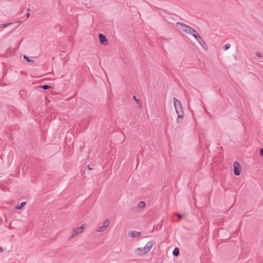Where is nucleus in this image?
Returning a JSON list of instances; mask_svg holds the SVG:
<instances>
[{
	"label": "nucleus",
	"mask_w": 263,
	"mask_h": 263,
	"mask_svg": "<svg viewBox=\"0 0 263 263\" xmlns=\"http://www.w3.org/2000/svg\"><path fill=\"white\" fill-rule=\"evenodd\" d=\"M88 170H91V168L89 167V166H88Z\"/></svg>",
	"instance_id": "nucleus-27"
},
{
	"label": "nucleus",
	"mask_w": 263,
	"mask_h": 263,
	"mask_svg": "<svg viewBox=\"0 0 263 263\" xmlns=\"http://www.w3.org/2000/svg\"><path fill=\"white\" fill-rule=\"evenodd\" d=\"M234 173L236 176H239L240 174L241 167L240 164L238 161L233 162Z\"/></svg>",
	"instance_id": "nucleus-4"
},
{
	"label": "nucleus",
	"mask_w": 263,
	"mask_h": 263,
	"mask_svg": "<svg viewBox=\"0 0 263 263\" xmlns=\"http://www.w3.org/2000/svg\"><path fill=\"white\" fill-rule=\"evenodd\" d=\"M27 10L28 11H30V9H29V8H27Z\"/></svg>",
	"instance_id": "nucleus-28"
},
{
	"label": "nucleus",
	"mask_w": 263,
	"mask_h": 263,
	"mask_svg": "<svg viewBox=\"0 0 263 263\" xmlns=\"http://www.w3.org/2000/svg\"><path fill=\"white\" fill-rule=\"evenodd\" d=\"M177 114V116H178V118L176 120V122L177 123H180L181 121H180V119H183V112H181L180 111H179V112H176Z\"/></svg>",
	"instance_id": "nucleus-10"
},
{
	"label": "nucleus",
	"mask_w": 263,
	"mask_h": 263,
	"mask_svg": "<svg viewBox=\"0 0 263 263\" xmlns=\"http://www.w3.org/2000/svg\"><path fill=\"white\" fill-rule=\"evenodd\" d=\"M3 249L2 247H0V253H2L3 252Z\"/></svg>",
	"instance_id": "nucleus-25"
},
{
	"label": "nucleus",
	"mask_w": 263,
	"mask_h": 263,
	"mask_svg": "<svg viewBox=\"0 0 263 263\" xmlns=\"http://www.w3.org/2000/svg\"><path fill=\"white\" fill-rule=\"evenodd\" d=\"M110 223V220L109 219H107L105 221L103 222L102 226L99 227L98 230V232H101L104 231L108 226Z\"/></svg>",
	"instance_id": "nucleus-6"
},
{
	"label": "nucleus",
	"mask_w": 263,
	"mask_h": 263,
	"mask_svg": "<svg viewBox=\"0 0 263 263\" xmlns=\"http://www.w3.org/2000/svg\"><path fill=\"white\" fill-rule=\"evenodd\" d=\"M174 105L176 112H183V109L180 101L177 100L175 97L173 98Z\"/></svg>",
	"instance_id": "nucleus-3"
},
{
	"label": "nucleus",
	"mask_w": 263,
	"mask_h": 263,
	"mask_svg": "<svg viewBox=\"0 0 263 263\" xmlns=\"http://www.w3.org/2000/svg\"><path fill=\"white\" fill-rule=\"evenodd\" d=\"M128 235L131 237L138 238L141 236V232L136 231L129 232Z\"/></svg>",
	"instance_id": "nucleus-9"
},
{
	"label": "nucleus",
	"mask_w": 263,
	"mask_h": 263,
	"mask_svg": "<svg viewBox=\"0 0 263 263\" xmlns=\"http://www.w3.org/2000/svg\"><path fill=\"white\" fill-rule=\"evenodd\" d=\"M99 37L100 42L102 45H106L108 44L106 36L103 34L102 33H100L99 34Z\"/></svg>",
	"instance_id": "nucleus-8"
},
{
	"label": "nucleus",
	"mask_w": 263,
	"mask_h": 263,
	"mask_svg": "<svg viewBox=\"0 0 263 263\" xmlns=\"http://www.w3.org/2000/svg\"><path fill=\"white\" fill-rule=\"evenodd\" d=\"M24 59L26 60L28 62L33 63L34 61L32 60H31L28 56L26 55H24L23 56Z\"/></svg>",
	"instance_id": "nucleus-15"
},
{
	"label": "nucleus",
	"mask_w": 263,
	"mask_h": 263,
	"mask_svg": "<svg viewBox=\"0 0 263 263\" xmlns=\"http://www.w3.org/2000/svg\"><path fill=\"white\" fill-rule=\"evenodd\" d=\"M255 55L257 58L259 59L262 57V54L260 52H256Z\"/></svg>",
	"instance_id": "nucleus-20"
},
{
	"label": "nucleus",
	"mask_w": 263,
	"mask_h": 263,
	"mask_svg": "<svg viewBox=\"0 0 263 263\" xmlns=\"http://www.w3.org/2000/svg\"><path fill=\"white\" fill-rule=\"evenodd\" d=\"M13 24V23H8L5 24H2L0 25V29H3L8 26H9L11 24Z\"/></svg>",
	"instance_id": "nucleus-14"
},
{
	"label": "nucleus",
	"mask_w": 263,
	"mask_h": 263,
	"mask_svg": "<svg viewBox=\"0 0 263 263\" xmlns=\"http://www.w3.org/2000/svg\"><path fill=\"white\" fill-rule=\"evenodd\" d=\"M15 23H18L19 24V25H20L21 23V22H20V21H16Z\"/></svg>",
	"instance_id": "nucleus-26"
},
{
	"label": "nucleus",
	"mask_w": 263,
	"mask_h": 263,
	"mask_svg": "<svg viewBox=\"0 0 263 263\" xmlns=\"http://www.w3.org/2000/svg\"><path fill=\"white\" fill-rule=\"evenodd\" d=\"M84 224L82 225L80 227H79L73 229L72 231V234L70 237V239L72 238L77 235L82 233L84 231Z\"/></svg>",
	"instance_id": "nucleus-2"
},
{
	"label": "nucleus",
	"mask_w": 263,
	"mask_h": 263,
	"mask_svg": "<svg viewBox=\"0 0 263 263\" xmlns=\"http://www.w3.org/2000/svg\"><path fill=\"white\" fill-rule=\"evenodd\" d=\"M173 254L174 256H178L179 255V249L178 248L176 247L174 249Z\"/></svg>",
	"instance_id": "nucleus-13"
},
{
	"label": "nucleus",
	"mask_w": 263,
	"mask_h": 263,
	"mask_svg": "<svg viewBox=\"0 0 263 263\" xmlns=\"http://www.w3.org/2000/svg\"><path fill=\"white\" fill-rule=\"evenodd\" d=\"M177 24L181 26V29L183 31H184L185 32H186L188 34L191 33L192 32V31H195L194 29H193L192 27H191L185 24L178 22V23H177Z\"/></svg>",
	"instance_id": "nucleus-1"
},
{
	"label": "nucleus",
	"mask_w": 263,
	"mask_h": 263,
	"mask_svg": "<svg viewBox=\"0 0 263 263\" xmlns=\"http://www.w3.org/2000/svg\"><path fill=\"white\" fill-rule=\"evenodd\" d=\"M193 36L198 42V43L201 45V46H202V48L204 49L203 45L205 44V43L203 40L202 38L200 36V35L198 33H196L195 34H194Z\"/></svg>",
	"instance_id": "nucleus-7"
},
{
	"label": "nucleus",
	"mask_w": 263,
	"mask_h": 263,
	"mask_svg": "<svg viewBox=\"0 0 263 263\" xmlns=\"http://www.w3.org/2000/svg\"><path fill=\"white\" fill-rule=\"evenodd\" d=\"M260 154L261 156H263V148L260 149Z\"/></svg>",
	"instance_id": "nucleus-21"
},
{
	"label": "nucleus",
	"mask_w": 263,
	"mask_h": 263,
	"mask_svg": "<svg viewBox=\"0 0 263 263\" xmlns=\"http://www.w3.org/2000/svg\"><path fill=\"white\" fill-rule=\"evenodd\" d=\"M231 47V44H227L226 45H225L223 47V49L224 50H228L229 48H230Z\"/></svg>",
	"instance_id": "nucleus-19"
},
{
	"label": "nucleus",
	"mask_w": 263,
	"mask_h": 263,
	"mask_svg": "<svg viewBox=\"0 0 263 263\" xmlns=\"http://www.w3.org/2000/svg\"><path fill=\"white\" fill-rule=\"evenodd\" d=\"M197 33V31L195 30V31H192L191 33H189L190 34L192 35L193 36L194 34H195Z\"/></svg>",
	"instance_id": "nucleus-22"
},
{
	"label": "nucleus",
	"mask_w": 263,
	"mask_h": 263,
	"mask_svg": "<svg viewBox=\"0 0 263 263\" xmlns=\"http://www.w3.org/2000/svg\"><path fill=\"white\" fill-rule=\"evenodd\" d=\"M41 87L45 90H47V89L50 88L51 87V86L50 85L45 84V85L41 86Z\"/></svg>",
	"instance_id": "nucleus-16"
},
{
	"label": "nucleus",
	"mask_w": 263,
	"mask_h": 263,
	"mask_svg": "<svg viewBox=\"0 0 263 263\" xmlns=\"http://www.w3.org/2000/svg\"><path fill=\"white\" fill-rule=\"evenodd\" d=\"M26 15V17H27V18H28V17L30 16V13L28 12V13H27L26 14V15Z\"/></svg>",
	"instance_id": "nucleus-24"
},
{
	"label": "nucleus",
	"mask_w": 263,
	"mask_h": 263,
	"mask_svg": "<svg viewBox=\"0 0 263 263\" xmlns=\"http://www.w3.org/2000/svg\"><path fill=\"white\" fill-rule=\"evenodd\" d=\"M168 23H171L168 20H166Z\"/></svg>",
	"instance_id": "nucleus-29"
},
{
	"label": "nucleus",
	"mask_w": 263,
	"mask_h": 263,
	"mask_svg": "<svg viewBox=\"0 0 263 263\" xmlns=\"http://www.w3.org/2000/svg\"><path fill=\"white\" fill-rule=\"evenodd\" d=\"M154 244L155 242L154 241H149L147 242L146 245L143 247L144 253L142 252V254H146L148 253Z\"/></svg>",
	"instance_id": "nucleus-5"
},
{
	"label": "nucleus",
	"mask_w": 263,
	"mask_h": 263,
	"mask_svg": "<svg viewBox=\"0 0 263 263\" xmlns=\"http://www.w3.org/2000/svg\"><path fill=\"white\" fill-rule=\"evenodd\" d=\"M136 253L137 255L139 256H142L144 255L145 254H142V252L144 253L143 248H138L136 250Z\"/></svg>",
	"instance_id": "nucleus-12"
},
{
	"label": "nucleus",
	"mask_w": 263,
	"mask_h": 263,
	"mask_svg": "<svg viewBox=\"0 0 263 263\" xmlns=\"http://www.w3.org/2000/svg\"><path fill=\"white\" fill-rule=\"evenodd\" d=\"M176 215L179 219L181 218L182 217V216L180 214H177Z\"/></svg>",
	"instance_id": "nucleus-23"
},
{
	"label": "nucleus",
	"mask_w": 263,
	"mask_h": 263,
	"mask_svg": "<svg viewBox=\"0 0 263 263\" xmlns=\"http://www.w3.org/2000/svg\"><path fill=\"white\" fill-rule=\"evenodd\" d=\"M133 98L134 99V100L136 102L137 104H138L139 106H140V103L141 102L140 100L137 99L135 96H134Z\"/></svg>",
	"instance_id": "nucleus-18"
},
{
	"label": "nucleus",
	"mask_w": 263,
	"mask_h": 263,
	"mask_svg": "<svg viewBox=\"0 0 263 263\" xmlns=\"http://www.w3.org/2000/svg\"><path fill=\"white\" fill-rule=\"evenodd\" d=\"M145 206V203L143 201H141L139 202L137 206V209L138 210L142 209Z\"/></svg>",
	"instance_id": "nucleus-11"
},
{
	"label": "nucleus",
	"mask_w": 263,
	"mask_h": 263,
	"mask_svg": "<svg viewBox=\"0 0 263 263\" xmlns=\"http://www.w3.org/2000/svg\"><path fill=\"white\" fill-rule=\"evenodd\" d=\"M26 202H22L21 204L19 205V206H17L15 207V209H22L24 206H25V205L26 204Z\"/></svg>",
	"instance_id": "nucleus-17"
}]
</instances>
